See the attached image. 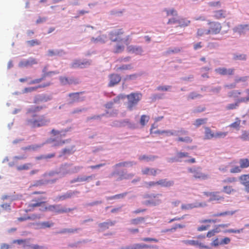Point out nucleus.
Wrapping results in <instances>:
<instances>
[{"label":"nucleus","mask_w":249,"mask_h":249,"mask_svg":"<svg viewBox=\"0 0 249 249\" xmlns=\"http://www.w3.org/2000/svg\"><path fill=\"white\" fill-rule=\"evenodd\" d=\"M44 210L54 212L56 213H67L69 211L66 208H63L60 205H51L45 207Z\"/></svg>","instance_id":"nucleus-9"},{"label":"nucleus","mask_w":249,"mask_h":249,"mask_svg":"<svg viewBox=\"0 0 249 249\" xmlns=\"http://www.w3.org/2000/svg\"><path fill=\"white\" fill-rule=\"evenodd\" d=\"M162 195L160 194L153 195V198H151L150 202L151 204L154 205H158L161 203V200L159 199V196H161Z\"/></svg>","instance_id":"nucleus-27"},{"label":"nucleus","mask_w":249,"mask_h":249,"mask_svg":"<svg viewBox=\"0 0 249 249\" xmlns=\"http://www.w3.org/2000/svg\"><path fill=\"white\" fill-rule=\"evenodd\" d=\"M42 199H46V197H42L38 199H33L32 202L28 204L29 210L31 211L35 207L41 206L42 204L45 203V201H42Z\"/></svg>","instance_id":"nucleus-15"},{"label":"nucleus","mask_w":249,"mask_h":249,"mask_svg":"<svg viewBox=\"0 0 249 249\" xmlns=\"http://www.w3.org/2000/svg\"><path fill=\"white\" fill-rule=\"evenodd\" d=\"M59 80L62 85L71 84L74 82V80L73 79L69 78L68 77L65 76H60L59 77Z\"/></svg>","instance_id":"nucleus-23"},{"label":"nucleus","mask_w":249,"mask_h":249,"mask_svg":"<svg viewBox=\"0 0 249 249\" xmlns=\"http://www.w3.org/2000/svg\"><path fill=\"white\" fill-rule=\"evenodd\" d=\"M177 157L178 159H181L183 158L188 157L189 154L187 152H178L177 154Z\"/></svg>","instance_id":"nucleus-56"},{"label":"nucleus","mask_w":249,"mask_h":249,"mask_svg":"<svg viewBox=\"0 0 249 249\" xmlns=\"http://www.w3.org/2000/svg\"><path fill=\"white\" fill-rule=\"evenodd\" d=\"M182 242L186 245H191L195 247H198L200 249H210L211 248L208 245H205L198 240H183Z\"/></svg>","instance_id":"nucleus-10"},{"label":"nucleus","mask_w":249,"mask_h":249,"mask_svg":"<svg viewBox=\"0 0 249 249\" xmlns=\"http://www.w3.org/2000/svg\"><path fill=\"white\" fill-rule=\"evenodd\" d=\"M204 195L209 198V201H216L220 203L224 200V197L223 196L220 195L219 192H204Z\"/></svg>","instance_id":"nucleus-7"},{"label":"nucleus","mask_w":249,"mask_h":249,"mask_svg":"<svg viewBox=\"0 0 249 249\" xmlns=\"http://www.w3.org/2000/svg\"><path fill=\"white\" fill-rule=\"evenodd\" d=\"M136 164V163L134 161H124L115 164L114 167L117 168L120 167L132 166Z\"/></svg>","instance_id":"nucleus-29"},{"label":"nucleus","mask_w":249,"mask_h":249,"mask_svg":"<svg viewBox=\"0 0 249 249\" xmlns=\"http://www.w3.org/2000/svg\"><path fill=\"white\" fill-rule=\"evenodd\" d=\"M145 221V218L143 217H139L136 218L132 219L130 220V223L133 225H139L142 222Z\"/></svg>","instance_id":"nucleus-32"},{"label":"nucleus","mask_w":249,"mask_h":249,"mask_svg":"<svg viewBox=\"0 0 249 249\" xmlns=\"http://www.w3.org/2000/svg\"><path fill=\"white\" fill-rule=\"evenodd\" d=\"M157 185H160L161 187H170L173 186L174 182L173 180H168L167 179H161L157 181Z\"/></svg>","instance_id":"nucleus-21"},{"label":"nucleus","mask_w":249,"mask_h":249,"mask_svg":"<svg viewBox=\"0 0 249 249\" xmlns=\"http://www.w3.org/2000/svg\"><path fill=\"white\" fill-rule=\"evenodd\" d=\"M216 73L221 75H233L235 72V69L233 68L227 69L226 68H218L215 69Z\"/></svg>","instance_id":"nucleus-11"},{"label":"nucleus","mask_w":249,"mask_h":249,"mask_svg":"<svg viewBox=\"0 0 249 249\" xmlns=\"http://www.w3.org/2000/svg\"><path fill=\"white\" fill-rule=\"evenodd\" d=\"M32 163H25L23 165L18 166L17 167V169L18 171L27 170L29 169L32 167Z\"/></svg>","instance_id":"nucleus-35"},{"label":"nucleus","mask_w":249,"mask_h":249,"mask_svg":"<svg viewBox=\"0 0 249 249\" xmlns=\"http://www.w3.org/2000/svg\"><path fill=\"white\" fill-rule=\"evenodd\" d=\"M27 44L30 47H33L36 45H38L40 44L39 41L37 39H33L27 41Z\"/></svg>","instance_id":"nucleus-50"},{"label":"nucleus","mask_w":249,"mask_h":249,"mask_svg":"<svg viewBox=\"0 0 249 249\" xmlns=\"http://www.w3.org/2000/svg\"><path fill=\"white\" fill-rule=\"evenodd\" d=\"M157 185V181H149V182H145L144 183V186L147 188L150 189L152 187H154Z\"/></svg>","instance_id":"nucleus-48"},{"label":"nucleus","mask_w":249,"mask_h":249,"mask_svg":"<svg viewBox=\"0 0 249 249\" xmlns=\"http://www.w3.org/2000/svg\"><path fill=\"white\" fill-rule=\"evenodd\" d=\"M239 166L236 165L230 169V173L231 174H237L241 173L242 169L249 167V159L242 158L239 160Z\"/></svg>","instance_id":"nucleus-5"},{"label":"nucleus","mask_w":249,"mask_h":249,"mask_svg":"<svg viewBox=\"0 0 249 249\" xmlns=\"http://www.w3.org/2000/svg\"><path fill=\"white\" fill-rule=\"evenodd\" d=\"M164 11L166 12L167 16L178 15L177 12L174 9H172L171 10L165 9Z\"/></svg>","instance_id":"nucleus-54"},{"label":"nucleus","mask_w":249,"mask_h":249,"mask_svg":"<svg viewBox=\"0 0 249 249\" xmlns=\"http://www.w3.org/2000/svg\"><path fill=\"white\" fill-rule=\"evenodd\" d=\"M227 11L223 9L217 10L213 11V17L216 19H221L227 17Z\"/></svg>","instance_id":"nucleus-18"},{"label":"nucleus","mask_w":249,"mask_h":249,"mask_svg":"<svg viewBox=\"0 0 249 249\" xmlns=\"http://www.w3.org/2000/svg\"><path fill=\"white\" fill-rule=\"evenodd\" d=\"M126 51L129 53H134L136 55H141L143 52L142 47L132 45L127 47Z\"/></svg>","instance_id":"nucleus-14"},{"label":"nucleus","mask_w":249,"mask_h":249,"mask_svg":"<svg viewBox=\"0 0 249 249\" xmlns=\"http://www.w3.org/2000/svg\"><path fill=\"white\" fill-rule=\"evenodd\" d=\"M48 100L45 95H38L36 96L34 99V103L36 104H38L40 102H46Z\"/></svg>","instance_id":"nucleus-37"},{"label":"nucleus","mask_w":249,"mask_h":249,"mask_svg":"<svg viewBox=\"0 0 249 249\" xmlns=\"http://www.w3.org/2000/svg\"><path fill=\"white\" fill-rule=\"evenodd\" d=\"M233 31L239 35L245 34L246 31H249V24L238 25L233 28Z\"/></svg>","instance_id":"nucleus-16"},{"label":"nucleus","mask_w":249,"mask_h":249,"mask_svg":"<svg viewBox=\"0 0 249 249\" xmlns=\"http://www.w3.org/2000/svg\"><path fill=\"white\" fill-rule=\"evenodd\" d=\"M233 213H231L229 211H226L222 213H214L212 215L213 217H218L221 216H225L229 214H232Z\"/></svg>","instance_id":"nucleus-52"},{"label":"nucleus","mask_w":249,"mask_h":249,"mask_svg":"<svg viewBox=\"0 0 249 249\" xmlns=\"http://www.w3.org/2000/svg\"><path fill=\"white\" fill-rule=\"evenodd\" d=\"M238 106V103L236 102L235 103H233V104H229L227 107H226V109L227 110H232V109H235Z\"/></svg>","instance_id":"nucleus-59"},{"label":"nucleus","mask_w":249,"mask_h":249,"mask_svg":"<svg viewBox=\"0 0 249 249\" xmlns=\"http://www.w3.org/2000/svg\"><path fill=\"white\" fill-rule=\"evenodd\" d=\"M40 228L45 229L50 228L53 225V223L50 221H45L38 224Z\"/></svg>","instance_id":"nucleus-33"},{"label":"nucleus","mask_w":249,"mask_h":249,"mask_svg":"<svg viewBox=\"0 0 249 249\" xmlns=\"http://www.w3.org/2000/svg\"><path fill=\"white\" fill-rule=\"evenodd\" d=\"M188 172L193 174V177L196 179H206L208 178V176L203 173L199 167H193L188 169Z\"/></svg>","instance_id":"nucleus-8"},{"label":"nucleus","mask_w":249,"mask_h":249,"mask_svg":"<svg viewBox=\"0 0 249 249\" xmlns=\"http://www.w3.org/2000/svg\"><path fill=\"white\" fill-rule=\"evenodd\" d=\"M124 34V31L123 28H117L109 33V37L113 42H122L127 45L130 43V37L129 36H126L125 37H123Z\"/></svg>","instance_id":"nucleus-2"},{"label":"nucleus","mask_w":249,"mask_h":249,"mask_svg":"<svg viewBox=\"0 0 249 249\" xmlns=\"http://www.w3.org/2000/svg\"><path fill=\"white\" fill-rule=\"evenodd\" d=\"M223 191L226 194L231 195V194L235 193L236 191L232 186L227 185L223 187Z\"/></svg>","instance_id":"nucleus-30"},{"label":"nucleus","mask_w":249,"mask_h":249,"mask_svg":"<svg viewBox=\"0 0 249 249\" xmlns=\"http://www.w3.org/2000/svg\"><path fill=\"white\" fill-rule=\"evenodd\" d=\"M249 78V76H245L242 77H238L234 79V82L235 83H238L240 82H246Z\"/></svg>","instance_id":"nucleus-49"},{"label":"nucleus","mask_w":249,"mask_h":249,"mask_svg":"<svg viewBox=\"0 0 249 249\" xmlns=\"http://www.w3.org/2000/svg\"><path fill=\"white\" fill-rule=\"evenodd\" d=\"M235 122L233 123H231L229 125V127L231 128H233L234 129H236V130H238L240 128V124H241V120L237 117L235 119Z\"/></svg>","instance_id":"nucleus-31"},{"label":"nucleus","mask_w":249,"mask_h":249,"mask_svg":"<svg viewBox=\"0 0 249 249\" xmlns=\"http://www.w3.org/2000/svg\"><path fill=\"white\" fill-rule=\"evenodd\" d=\"M52 142H55L54 143V146H61L64 144L65 143V141L60 140L58 141L56 139H53L52 140Z\"/></svg>","instance_id":"nucleus-55"},{"label":"nucleus","mask_w":249,"mask_h":249,"mask_svg":"<svg viewBox=\"0 0 249 249\" xmlns=\"http://www.w3.org/2000/svg\"><path fill=\"white\" fill-rule=\"evenodd\" d=\"M210 227V225H201V226L197 227V231H206L208 229H209Z\"/></svg>","instance_id":"nucleus-61"},{"label":"nucleus","mask_w":249,"mask_h":249,"mask_svg":"<svg viewBox=\"0 0 249 249\" xmlns=\"http://www.w3.org/2000/svg\"><path fill=\"white\" fill-rule=\"evenodd\" d=\"M208 25L209 27V29H207V34L217 35L220 33L222 26L220 22L209 20L208 21Z\"/></svg>","instance_id":"nucleus-6"},{"label":"nucleus","mask_w":249,"mask_h":249,"mask_svg":"<svg viewBox=\"0 0 249 249\" xmlns=\"http://www.w3.org/2000/svg\"><path fill=\"white\" fill-rule=\"evenodd\" d=\"M205 139H211L214 137V133L212 132L211 129L208 127L205 128Z\"/></svg>","instance_id":"nucleus-25"},{"label":"nucleus","mask_w":249,"mask_h":249,"mask_svg":"<svg viewBox=\"0 0 249 249\" xmlns=\"http://www.w3.org/2000/svg\"><path fill=\"white\" fill-rule=\"evenodd\" d=\"M28 247L32 249H45V247L38 245H28Z\"/></svg>","instance_id":"nucleus-63"},{"label":"nucleus","mask_w":249,"mask_h":249,"mask_svg":"<svg viewBox=\"0 0 249 249\" xmlns=\"http://www.w3.org/2000/svg\"><path fill=\"white\" fill-rule=\"evenodd\" d=\"M202 95L200 94L197 93L196 92L193 91L189 94L187 96L188 100H193L197 98H200Z\"/></svg>","instance_id":"nucleus-38"},{"label":"nucleus","mask_w":249,"mask_h":249,"mask_svg":"<svg viewBox=\"0 0 249 249\" xmlns=\"http://www.w3.org/2000/svg\"><path fill=\"white\" fill-rule=\"evenodd\" d=\"M72 195V193H67L66 194L63 195L59 196L58 198L59 200H63L64 199L71 197Z\"/></svg>","instance_id":"nucleus-53"},{"label":"nucleus","mask_w":249,"mask_h":249,"mask_svg":"<svg viewBox=\"0 0 249 249\" xmlns=\"http://www.w3.org/2000/svg\"><path fill=\"white\" fill-rule=\"evenodd\" d=\"M181 50V49L178 47L175 48L173 49L170 48L166 52V53L170 54L171 53H178L180 52Z\"/></svg>","instance_id":"nucleus-47"},{"label":"nucleus","mask_w":249,"mask_h":249,"mask_svg":"<svg viewBox=\"0 0 249 249\" xmlns=\"http://www.w3.org/2000/svg\"><path fill=\"white\" fill-rule=\"evenodd\" d=\"M45 107L46 106H33L28 109L27 113L28 114L34 113L39 111Z\"/></svg>","instance_id":"nucleus-28"},{"label":"nucleus","mask_w":249,"mask_h":249,"mask_svg":"<svg viewBox=\"0 0 249 249\" xmlns=\"http://www.w3.org/2000/svg\"><path fill=\"white\" fill-rule=\"evenodd\" d=\"M230 224L229 223L219 224L215 226L213 229L212 230L213 231L215 234L218 233L222 231L221 229L227 228L230 226Z\"/></svg>","instance_id":"nucleus-24"},{"label":"nucleus","mask_w":249,"mask_h":249,"mask_svg":"<svg viewBox=\"0 0 249 249\" xmlns=\"http://www.w3.org/2000/svg\"><path fill=\"white\" fill-rule=\"evenodd\" d=\"M108 87H112L117 85L121 80V77L118 74L113 73L108 76Z\"/></svg>","instance_id":"nucleus-12"},{"label":"nucleus","mask_w":249,"mask_h":249,"mask_svg":"<svg viewBox=\"0 0 249 249\" xmlns=\"http://www.w3.org/2000/svg\"><path fill=\"white\" fill-rule=\"evenodd\" d=\"M237 179L235 177H230L223 180V182L225 183H232L236 181Z\"/></svg>","instance_id":"nucleus-57"},{"label":"nucleus","mask_w":249,"mask_h":249,"mask_svg":"<svg viewBox=\"0 0 249 249\" xmlns=\"http://www.w3.org/2000/svg\"><path fill=\"white\" fill-rule=\"evenodd\" d=\"M239 180L241 184L245 187L246 192H249V173L248 174L241 175L239 177Z\"/></svg>","instance_id":"nucleus-13"},{"label":"nucleus","mask_w":249,"mask_h":249,"mask_svg":"<svg viewBox=\"0 0 249 249\" xmlns=\"http://www.w3.org/2000/svg\"><path fill=\"white\" fill-rule=\"evenodd\" d=\"M51 134L54 136H57V138H58L59 136H64L65 135V132L63 130L61 131H58L55 129H52L51 131Z\"/></svg>","instance_id":"nucleus-41"},{"label":"nucleus","mask_w":249,"mask_h":249,"mask_svg":"<svg viewBox=\"0 0 249 249\" xmlns=\"http://www.w3.org/2000/svg\"><path fill=\"white\" fill-rule=\"evenodd\" d=\"M196 206L193 204H183L181 206V209L183 210H188L193 209Z\"/></svg>","instance_id":"nucleus-62"},{"label":"nucleus","mask_w":249,"mask_h":249,"mask_svg":"<svg viewBox=\"0 0 249 249\" xmlns=\"http://www.w3.org/2000/svg\"><path fill=\"white\" fill-rule=\"evenodd\" d=\"M50 85H51L50 83L47 82V83H44L43 84L39 85L36 87L26 88L24 89L23 92L24 93L31 92L34 91L38 89L45 88L48 86H49Z\"/></svg>","instance_id":"nucleus-19"},{"label":"nucleus","mask_w":249,"mask_h":249,"mask_svg":"<svg viewBox=\"0 0 249 249\" xmlns=\"http://www.w3.org/2000/svg\"><path fill=\"white\" fill-rule=\"evenodd\" d=\"M190 21L185 18H180L178 20V25L180 27H186L190 23Z\"/></svg>","instance_id":"nucleus-36"},{"label":"nucleus","mask_w":249,"mask_h":249,"mask_svg":"<svg viewBox=\"0 0 249 249\" xmlns=\"http://www.w3.org/2000/svg\"><path fill=\"white\" fill-rule=\"evenodd\" d=\"M54 156H55V154L52 153V154H48L47 155L41 156L40 157L37 158V159H38V160L48 159H51V158H53Z\"/></svg>","instance_id":"nucleus-58"},{"label":"nucleus","mask_w":249,"mask_h":249,"mask_svg":"<svg viewBox=\"0 0 249 249\" xmlns=\"http://www.w3.org/2000/svg\"><path fill=\"white\" fill-rule=\"evenodd\" d=\"M207 118L197 119L196 120V121H195L194 125H195L196 127H198L203 124H206L207 122Z\"/></svg>","instance_id":"nucleus-40"},{"label":"nucleus","mask_w":249,"mask_h":249,"mask_svg":"<svg viewBox=\"0 0 249 249\" xmlns=\"http://www.w3.org/2000/svg\"><path fill=\"white\" fill-rule=\"evenodd\" d=\"M44 79V77L42 76L40 78L35 79L32 81H31L29 83V84L33 85V84H38L40 83L42 80H43Z\"/></svg>","instance_id":"nucleus-60"},{"label":"nucleus","mask_w":249,"mask_h":249,"mask_svg":"<svg viewBox=\"0 0 249 249\" xmlns=\"http://www.w3.org/2000/svg\"><path fill=\"white\" fill-rule=\"evenodd\" d=\"M142 94L138 93H131L126 96L128 99L127 107L132 110L142 98Z\"/></svg>","instance_id":"nucleus-4"},{"label":"nucleus","mask_w":249,"mask_h":249,"mask_svg":"<svg viewBox=\"0 0 249 249\" xmlns=\"http://www.w3.org/2000/svg\"><path fill=\"white\" fill-rule=\"evenodd\" d=\"M124 50V46L122 42H119L115 45L112 49L113 52L116 53H121Z\"/></svg>","instance_id":"nucleus-22"},{"label":"nucleus","mask_w":249,"mask_h":249,"mask_svg":"<svg viewBox=\"0 0 249 249\" xmlns=\"http://www.w3.org/2000/svg\"><path fill=\"white\" fill-rule=\"evenodd\" d=\"M37 63V60L34 58H30L28 60H24L21 61L19 63V67L21 68L28 67L32 66L33 65L36 64Z\"/></svg>","instance_id":"nucleus-17"},{"label":"nucleus","mask_w":249,"mask_h":249,"mask_svg":"<svg viewBox=\"0 0 249 249\" xmlns=\"http://www.w3.org/2000/svg\"><path fill=\"white\" fill-rule=\"evenodd\" d=\"M106 37L104 36H99L98 37L94 38L92 37L91 38V41L93 43H104Z\"/></svg>","instance_id":"nucleus-42"},{"label":"nucleus","mask_w":249,"mask_h":249,"mask_svg":"<svg viewBox=\"0 0 249 249\" xmlns=\"http://www.w3.org/2000/svg\"><path fill=\"white\" fill-rule=\"evenodd\" d=\"M115 222L109 221L107 222H103L99 224V228L102 230H105L108 229L109 226H112L114 225Z\"/></svg>","instance_id":"nucleus-26"},{"label":"nucleus","mask_w":249,"mask_h":249,"mask_svg":"<svg viewBox=\"0 0 249 249\" xmlns=\"http://www.w3.org/2000/svg\"><path fill=\"white\" fill-rule=\"evenodd\" d=\"M228 134L227 132H217L214 133V138H221L225 137Z\"/></svg>","instance_id":"nucleus-51"},{"label":"nucleus","mask_w":249,"mask_h":249,"mask_svg":"<svg viewBox=\"0 0 249 249\" xmlns=\"http://www.w3.org/2000/svg\"><path fill=\"white\" fill-rule=\"evenodd\" d=\"M29 240V239H17L13 241L12 243L13 244H18V245H23V247L25 248L28 247V245L26 244V243Z\"/></svg>","instance_id":"nucleus-34"},{"label":"nucleus","mask_w":249,"mask_h":249,"mask_svg":"<svg viewBox=\"0 0 249 249\" xmlns=\"http://www.w3.org/2000/svg\"><path fill=\"white\" fill-rule=\"evenodd\" d=\"M158 169L146 167L142 170V173L144 175L156 176L157 174Z\"/></svg>","instance_id":"nucleus-20"},{"label":"nucleus","mask_w":249,"mask_h":249,"mask_svg":"<svg viewBox=\"0 0 249 249\" xmlns=\"http://www.w3.org/2000/svg\"><path fill=\"white\" fill-rule=\"evenodd\" d=\"M241 138L243 140H247L249 139V133L247 131L243 132Z\"/></svg>","instance_id":"nucleus-64"},{"label":"nucleus","mask_w":249,"mask_h":249,"mask_svg":"<svg viewBox=\"0 0 249 249\" xmlns=\"http://www.w3.org/2000/svg\"><path fill=\"white\" fill-rule=\"evenodd\" d=\"M156 157L155 156H147L146 155L141 156L139 157V160H145L146 161H149L151 160H153L155 159Z\"/></svg>","instance_id":"nucleus-45"},{"label":"nucleus","mask_w":249,"mask_h":249,"mask_svg":"<svg viewBox=\"0 0 249 249\" xmlns=\"http://www.w3.org/2000/svg\"><path fill=\"white\" fill-rule=\"evenodd\" d=\"M241 94V92L238 90H232L229 92L228 96L230 97L236 98Z\"/></svg>","instance_id":"nucleus-44"},{"label":"nucleus","mask_w":249,"mask_h":249,"mask_svg":"<svg viewBox=\"0 0 249 249\" xmlns=\"http://www.w3.org/2000/svg\"><path fill=\"white\" fill-rule=\"evenodd\" d=\"M149 117L146 115H142L140 119V124L142 126H144L149 121Z\"/></svg>","instance_id":"nucleus-39"},{"label":"nucleus","mask_w":249,"mask_h":249,"mask_svg":"<svg viewBox=\"0 0 249 249\" xmlns=\"http://www.w3.org/2000/svg\"><path fill=\"white\" fill-rule=\"evenodd\" d=\"M127 194V193L117 194L113 196H109L107 197V200H112L115 199H121L124 198Z\"/></svg>","instance_id":"nucleus-43"},{"label":"nucleus","mask_w":249,"mask_h":249,"mask_svg":"<svg viewBox=\"0 0 249 249\" xmlns=\"http://www.w3.org/2000/svg\"><path fill=\"white\" fill-rule=\"evenodd\" d=\"M161 133H163L167 136L176 135L178 136L176 141L178 142H184L186 143H191L193 142V139L188 136V132L183 128H181L177 131L172 130H163Z\"/></svg>","instance_id":"nucleus-1"},{"label":"nucleus","mask_w":249,"mask_h":249,"mask_svg":"<svg viewBox=\"0 0 249 249\" xmlns=\"http://www.w3.org/2000/svg\"><path fill=\"white\" fill-rule=\"evenodd\" d=\"M207 34V29H204L202 28L198 29L196 32V36L197 37H200L204 35Z\"/></svg>","instance_id":"nucleus-46"},{"label":"nucleus","mask_w":249,"mask_h":249,"mask_svg":"<svg viewBox=\"0 0 249 249\" xmlns=\"http://www.w3.org/2000/svg\"><path fill=\"white\" fill-rule=\"evenodd\" d=\"M49 122L50 120L45 115L37 116L36 115H33L32 118L26 120V124L33 128L45 126Z\"/></svg>","instance_id":"nucleus-3"}]
</instances>
